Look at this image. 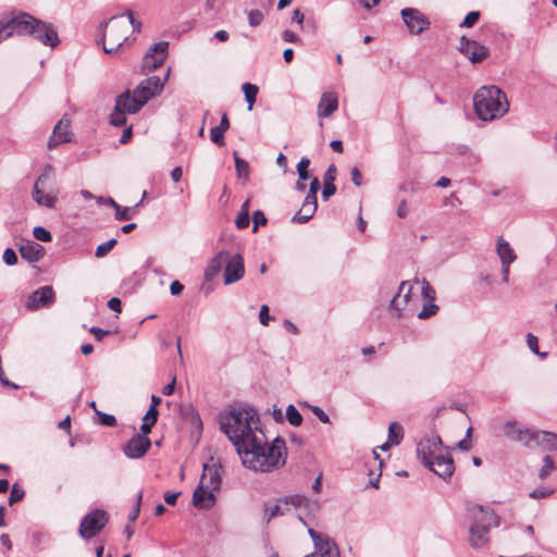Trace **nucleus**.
<instances>
[{"label":"nucleus","instance_id":"55","mask_svg":"<svg viewBox=\"0 0 557 557\" xmlns=\"http://www.w3.org/2000/svg\"><path fill=\"white\" fill-rule=\"evenodd\" d=\"M320 188V182L318 177H313L310 182L309 191L305 198L317 200V193Z\"/></svg>","mask_w":557,"mask_h":557},{"label":"nucleus","instance_id":"56","mask_svg":"<svg viewBox=\"0 0 557 557\" xmlns=\"http://www.w3.org/2000/svg\"><path fill=\"white\" fill-rule=\"evenodd\" d=\"M336 174H337L336 166L334 164H330L323 175V182L334 184V182L336 180Z\"/></svg>","mask_w":557,"mask_h":557},{"label":"nucleus","instance_id":"33","mask_svg":"<svg viewBox=\"0 0 557 557\" xmlns=\"http://www.w3.org/2000/svg\"><path fill=\"white\" fill-rule=\"evenodd\" d=\"M404 437V429L398 422H392L388 426L387 440L392 445H399Z\"/></svg>","mask_w":557,"mask_h":557},{"label":"nucleus","instance_id":"53","mask_svg":"<svg viewBox=\"0 0 557 557\" xmlns=\"http://www.w3.org/2000/svg\"><path fill=\"white\" fill-rule=\"evenodd\" d=\"M249 222H250L249 213L239 211V213L236 218V221H235L237 228L244 230V228L248 227Z\"/></svg>","mask_w":557,"mask_h":557},{"label":"nucleus","instance_id":"46","mask_svg":"<svg viewBox=\"0 0 557 557\" xmlns=\"http://www.w3.org/2000/svg\"><path fill=\"white\" fill-rule=\"evenodd\" d=\"M263 18H264V15L259 10H251L248 12V22H249V25L252 27L259 26L262 23Z\"/></svg>","mask_w":557,"mask_h":557},{"label":"nucleus","instance_id":"17","mask_svg":"<svg viewBox=\"0 0 557 557\" xmlns=\"http://www.w3.org/2000/svg\"><path fill=\"white\" fill-rule=\"evenodd\" d=\"M411 290V282L400 283L398 293L392 298L388 306L391 313L395 318L399 319L401 317V311L410 304Z\"/></svg>","mask_w":557,"mask_h":557},{"label":"nucleus","instance_id":"57","mask_svg":"<svg viewBox=\"0 0 557 557\" xmlns=\"http://www.w3.org/2000/svg\"><path fill=\"white\" fill-rule=\"evenodd\" d=\"M119 16L120 17L127 16L128 20H129V24L133 27V30L134 32H140L141 23L134 17V14H133V12L131 10H126L124 13L120 14Z\"/></svg>","mask_w":557,"mask_h":557},{"label":"nucleus","instance_id":"3","mask_svg":"<svg viewBox=\"0 0 557 557\" xmlns=\"http://www.w3.org/2000/svg\"><path fill=\"white\" fill-rule=\"evenodd\" d=\"M473 107L482 121L502 117L509 109L505 92L496 86H483L473 96Z\"/></svg>","mask_w":557,"mask_h":557},{"label":"nucleus","instance_id":"59","mask_svg":"<svg viewBox=\"0 0 557 557\" xmlns=\"http://www.w3.org/2000/svg\"><path fill=\"white\" fill-rule=\"evenodd\" d=\"M158 416H159L158 408H156L153 406H150L148 408L146 414L144 416L143 420L144 421H148V422H152L153 424H156L157 421H158Z\"/></svg>","mask_w":557,"mask_h":557},{"label":"nucleus","instance_id":"12","mask_svg":"<svg viewBox=\"0 0 557 557\" xmlns=\"http://www.w3.org/2000/svg\"><path fill=\"white\" fill-rule=\"evenodd\" d=\"M169 70L166 72V75L163 79H161L159 76H150L146 79H144L135 89L134 92L137 96V98L143 102L145 106L150 99L154 98L156 96L160 95L161 91L164 88V83L169 75Z\"/></svg>","mask_w":557,"mask_h":557},{"label":"nucleus","instance_id":"26","mask_svg":"<svg viewBox=\"0 0 557 557\" xmlns=\"http://www.w3.org/2000/svg\"><path fill=\"white\" fill-rule=\"evenodd\" d=\"M338 108V99L335 95L324 92L318 104V115L320 117L331 116Z\"/></svg>","mask_w":557,"mask_h":557},{"label":"nucleus","instance_id":"1","mask_svg":"<svg viewBox=\"0 0 557 557\" xmlns=\"http://www.w3.org/2000/svg\"><path fill=\"white\" fill-rule=\"evenodd\" d=\"M220 431L240 454L261 431L260 419L252 407H232L219 416Z\"/></svg>","mask_w":557,"mask_h":557},{"label":"nucleus","instance_id":"30","mask_svg":"<svg viewBox=\"0 0 557 557\" xmlns=\"http://www.w3.org/2000/svg\"><path fill=\"white\" fill-rule=\"evenodd\" d=\"M488 532L485 527H470L469 542L473 548H482L488 543Z\"/></svg>","mask_w":557,"mask_h":557},{"label":"nucleus","instance_id":"63","mask_svg":"<svg viewBox=\"0 0 557 557\" xmlns=\"http://www.w3.org/2000/svg\"><path fill=\"white\" fill-rule=\"evenodd\" d=\"M552 493H553V490L540 487V488H535L534 491H532L530 493V497L535 498V499L536 498H545V497L549 496Z\"/></svg>","mask_w":557,"mask_h":557},{"label":"nucleus","instance_id":"29","mask_svg":"<svg viewBox=\"0 0 557 557\" xmlns=\"http://www.w3.org/2000/svg\"><path fill=\"white\" fill-rule=\"evenodd\" d=\"M496 252L502 264H511L517 259L515 250L511 248L509 243L505 240L502 236L498 237L497 239Z\"/></svg>","mask_w":557,"mask_h":557},{"label":"nucleus","instance_id":"39","mask_svg":"<svg viewBox=\"0 0 557 557\" xmlns=\"http://www.w3.org/2000/svg\"><path fill=\"white\" fill-rule=\"evenodd\" d=\"M438 311V307L434 301H424L421 311L418 313V318L425 320L434 315Z\"/></svg>","mask_w":557,"mask_h":557},{"label":"nucleus","instance_id":"9","mask_svg":"<svg viewBox=\"0 0 557 557\" xmlns=\"http://www.w3.org/2000/svg\"><path fill=\"white\" fill-rule=\"evenodd\" d=\"M504 435L513 442H518L528 448H534L537 431L523 428L513 420H508L503 425Z\"/></svg>","mask_w":557,"mask_h":557},{"label":"nucleus","instance_id":"14","mask_svg":"<svg viewBox=\"0 0 557 557\" xmlns=\"http://www.w3.org/2000/svg\"><path fill=\"white\" fill-rule=\"evenodd\" d=\"M168 41H160L151 46L143 58L141 70L149 73L161 66L168 57Z\"/></svg>","mask_w":557,"mask_h":557},{"label":"nucleus","instance_id":"5","mask_svg":"<svg viewBox=\"0 0 557 557\" xmlns=\"http://www.w3.org/2000/svg\"><path fill=\"white\" fill-rule=\"evenodd\" d=\"M58 195L54 169L46 164L34 184L32 197L38 206L52 209L58 202Z\"/></svg>","mask_w":557,"mask_h":557},{"label":"nucleus","instance_id":"36","mask_svg":"<svg viewBox=\"0 0 557 557\" xmlns=\"http://www.w3.org/2000/svg\"><path fill=\"white\" fill-rule=\"evenodd\" d=\"M242 89H243V92L245 95V99L248 103V110H252V107L256 102V99H257V95H258V91H259V88L257 85H253V84H250V83H245L243 86H242Z\"/></svg>","mask_w":557,"mask_h":557},{"label":"nucleus","instance_id":"31","mask_svg":"<svg viewBox=\"0 0 557 557\" xmlns=\"http://www.w3.org/2000/svg\"><path fill=\"white\" fill-rule=\"evenodd\" d=\"M534 447L546 450H557V434L547 431H537Z\"/></svg>","mask_w":557,"mask_h":557},{"label":"nucleus","instance_id":"51","mask_svg":"<svg viewBox=\"0 0 557 557\" xmlns=\"http://www.w3.org/2000/svg\"><path fill=\"white\" fill-rule=\"evenodd\" d=\"M252 222H253V232H256L260 225L267 224V218L262 211L257 210L252 213Z\"/></svg>","mask_w":557,"mask_h":557},{"label":"nucleus","instance_id":"19","mask_svg":"<svg viewBox=\"0 0 557 557\" xmlns=\"http://www.w3.org/2000/svg\"><path fill=\"white\" fill-rule=\"evenodd\" d=\"M459 51L465 54L472 63H479L488 55V49L475 40L466 36L460 38Z\"/></svg>","mask_w":557,"mask_h":557},{"label":"nucleus","instance_id":"38","mask_svg":"<svg viewBox=\"0 0 557 557\" xmlns=\"http://www.w3.org/2000/svg\"><path fill=\"white\" fill-rule=\"evenodd\" d=\"M286 419L293 426H299L302 423V416L294 405H288L286 408Z\"/></svg>","mask_w":557,"mask_h":557},{"label":"nucleus","instance_id":"10","mask_svg":"<svg viewBox=\"0 0 557 557\" xmlns=\"http://www.w3.org/2000/svg\"><path fill=\"white\" fill-rule=\"evenodd\" d=\"M308 534L314 545L313 557H341L336 543L329 535L319 533L311 528L308 529Z\"/></svg>","mask_w":557,"mask_h":557},{"label":"nucleus","instance_id":"27","mask_svg":"<svg viewBox=\"0 0 557 557\" xmlns=\"http://www.w3.org/2000/svg\"><path fill=\"white\" fill-rule=\"evenodd\" d=\"M317 209H318V200L305 198L300 210L294 214V216L292 218V221L295 223H301V224L307 223L309 220L312 219Z\"/></svg>","mask_w":557,"mask_h":557},{"label":"nucleus","instance_id":"42","mask_svg":"<svg viewBox=\"0 0 557 557\" xmlns=\"http://www.w3.org/2000/svg\"><path fill=\"white\" fill-rule=\"evenodd\" d=\"M117 240L115 238H111L106 243L100 244L95 251V256L97 258L106 257L110 250L116 245Z\"/></svg>","mask_w":557,"mask_h":557},{"label":"nucleus","instance_id":"45","mask_svg":"<svg viewBox=\"0 0 557 557\" xmlns=\"http://www.w3.org/2000/svg\"><path fill=\"white\" fill-rule=\"evenodd\" d=\"M210 139L219 147H223L225 145L224 132L216 126L210 129Z\"/></svg>","mask_w":557,"mask_h":557},{"label":"nucleus","instance_id":"52","mask_svg":"<svg viewBox=\"0 0 557 557\" xmlns=\"http://www.w3.org/2000/svg\"><path fill=\"white\" fill-rule=\"evenodd\" d=\"M471 432H472V428H468L466 437L457 444L458 449L463 450V451H468L471 449V447H472V443L470 440Z\"/></svg>","mask_w":557,"mask_h":557},{"label":"nucleus","instance_id":"44","mask_svg":"<svg viewBox=\"0 0 557 557\" xmlns=\"http://www.w3.org/2000/svg\"><path fill=\"white\" fill-rule=\"evenodd\" d=\"M33 235L36 239L48 243L52 240L51 233L44 226H35L33 230Z\"/></svg>","mask_w":557,"mask_h":557},{"label":"nucleus","instance_id":"58","mask_svg":"<svg viewBox=\"0 0 557 557\" xmlns=\"http://www.w3.org/2000/svg\"><path fill=\"white\" fill-rule=\"evenodd\" d=\"M2 258L8 265H14L17 262L16 253L12 248H7Z\"/></svg>","mask_w":557,"mask_h":557},{"label":"nucleus","instance_id":"48","mask_svg":"<svg viewBox=\"0 0 557 557\" xmlns=\"http://www.w3.org/2000/svg\"><path fill=\"white\" fill-rule=\"evenodd\" d=\"M480 18V12L479 11H471L469 12L462 23L460 24V27H472Z\"/></svg>","mask_w":557,"mask_h":557},{"label":"nucleus","instance_id":"15","mask_svg":"<svg viewBox=\"0 0 557 557\" xmlns=\"http://www.w3.org/2000/svg\"><path fill=\"white\" fill-rule=\"evenodd\" d=\"M469 516L472 520L470 527H485L486 530H491V528L497 527L499 523V518L495 511L481 505L469 508Z\"/></svg>","mask_w":557,"mask_h":557},{"label":"nucleus","instance_id":"35","mask_svg":"<svg viewBox=\"0 0 557 557\" xmlns=\"http://www.w3.org/2000/svg\"><path fill=\"white\" fill-rule=\"evenodd\" d=\"M233 156H234L235 170H236L237 176L239 178H244V180L248 181V178H249V163L246 160L242 159L238 156L237 151H234Z\"/></svg>","mask_w":557,"mask_h":557},{"label":"nucleus","instance_id":"18","mask_svg":"<svg viewBox=\"0 0 557 557\" xmlns=\"http://www.w3.org/2000/svg\"><path fill=\"white\" fill-rule=\"evenodd\" d=\"M150 446L151 441L148 436L136 433L125 444L123 453L129 459H138L147 453Z\"/></svg>","mask_w":557,"mask_h":557},{"label":"nucleus","instance_id":"7","mask_svg":"<svg viewBox=\"0 0 557 557\" xmlns=\"http://www.w3.org/2000/svg\"><path fill=\"white\" fill-rule=\"evenodd\" d=\"M30 27L27 29L26 35L32 36L45 46L54 48L60 44V39L53 25L44 22L35 16H30Z\"/></svg>","mask_w":557,"mask_h":557},{"label":"nucleus","instance_id":"20","mask_svg":"<svg viewBox=\"0 0 557 557\" xmlns=\"http://www.w3.org/2000/svg\"><path fill=\"white\" fill-rule=\"evenodd\" d=\"M245 274V264L242 255H228V260L224 264V284H233L243 278Z\"/></svg>","mask_w":557,"mask_h":557},{"label":"nucleus","instance_id":"62","mask_svg":"<svg viewBox=\"0 0 557 557\" xmlns=\"http://www.w3.org/2000/svg\"><path fill=\"white\" fill-rule=\"evenodd\" d=\"M89 333L95 336L96 341L100 342V341L103 339L104 336L110 334V331L103 330V329L98 327V326H91L89 329Z\"/></svg>","mask_w":557,"mask_h":557},{"label":"nucleus","instance_id":"37","mask_svg":"<svg viewBox=\"0 0 557 557\" xmlns=\"http://www.w3.org/2000/svg\"><path fill=\"white\" fill-rule=\"evenodd\" d=\"M280 503H283L284 505H292L295 508H298V507H307L309 505L310 500L304 495L295 494V495H289V496H285V497L281 498Z\"/></svg>","mask_w":557,"mask_h":557},{"label":"nucleus","instance_id":"50","mask_svg":"<svg viewBox=\"0 0 557 557\" xmlns=\"http://www.w3.org/2000/svg\"><path fill=\"white\" fill-rule=\"evenodd\" d=\"M97 414L99 417V422L102 424V425H106V426H115L116 425V419L113 414H109V413H104V412H100V411H97Z\"/></svg>","mask_w":557,"mask_h":557},{"label":"nucleus","instance_id":"34","mask_svg":"<svg viewBox=\"0 0 557 557\" xmlns=\"http://www.w3.org/2000/svg\"><path fill=\"white\" fill-rule=\"evenodd\" d=\"M281 504L282 503L280 502L277 504H264V520L267 524L270 523V521L275 517L285 515V510Z\"/></svg>","mask_w":557,"mask_h":557},{"label":"nucleus","instance_id":"4","mask_svg":"<svg viewBox=\"0 0 557 557\" xmlns=\"http://www.w3.org/2000/svg\"><path fill=\"white\" fill-rule=\"evenodd\" d=\"M119 15L110 17L109 22L99 25L100 39L97 41L102 45L103 51L108 54L116 53L124 45H131L132 40L126 35L128 27L125 22L119 21Z\"/></svg>","mask_w":557,"mask_h":557},{"label":"nucleus","instance_id":"23","mask_svg":"<svg viewBox=\"0 0 557 557\" xmlns=\"http://www.w3.org/2000/svg\"><path fill=\"white\" fill-rule=\"evenodd\" d=\"M425 467L443 480L449 479L455 471L453 458L442 454L435 456L434 459Z\"/></svg>","mask_w":557,"mask_h":557},{"label":"nucleus","instance_id":"16","mask_svg":"<svg viewBox=\"0 0 557 557\" xmlns=\"http://www.w3.org/2000/svg\"><path fill=\"white\" fill-rule=\"evenodd\" d=\"M441 446L442 440L438 435L423 438L418 443L417 456L424 467L428 466L435 456L441 455Z\"/></svg>","mask_w":557,"mask_h":557},{"label":"nucleus","instance_id":"13","mask_svg":"<svg viewBox=\"0 0 557 557\" xmlns=\"http://www.w3.org/2000/svg\"><path fill=\"white\" fill-rule=\"evenodd\" d=\"M30 16L32 15L26 12L10 13L3 15L0 18V22L1 24H4V28L7 29L9 37L14 35L25 36L27 29L30 27Z\"/></svg>","mask_w":557,"mask_h":557},{"label":"nucleus","instance_id":"6","mask_svg":"<svg viewBox=\"0 0 557 557\" xmlns=\"http://www.w3.org/2000/svg\"><path fill=\"white\" fill-rule=\"evenodd\" d=\"M144 107L135 92L126 90L115 99L113 112L110 114V123L114 126H123L126 123V114H135Z\"/></svg>","mask_w":557,"mask_h":557},{"label":"nucleus","instance_id":"47","mask_svg":"<svg viewBox=\"0 0 557 557\" xmlns=\"http://www.w3.org/2000/svg\"><path fill=\"white\" fill-rule=\"evenodd\" d=\"M24 495H25L24 490L21 488L17 484H14L11 490V493H10L9 504L13 505V504L22 500Z\"/></svg>","mask_w":557,"mask_h":557},{"label":"nucleus","instance_id":"11","mask_svg":"<svg viewBox=\"0 0 557 557\" xmlns=\"http://www.w3.org/2000/svg\"><path fill=\"white\" fill-rule=\"evenodd\" d=\"M401 18L411 35H420L429 29L431 22L425 14L414 8H405L400 11Z\"/></svg>","mask_w":557,"mask_h":557},{"label":"nucleus","instance_id":"24","mask_svg":"<svg viewBox=\"0 0 557 557\" xmlns=\"http://www.w3.org/2000/svg\"><path fill=\"white\" fill-rule=\"evenodd\" d=\"M71 140L72 133L70 132V121L61 119L53 128L48 146L54 148L61 144L70 143Z\"/></svg>","mask_w":557,"mask_h":557},{"label":"nucleus","instance_id":"8","mask_svg":"<svg viewBox=\"0 0 557 557\" xmlns=\"http://www.w3.org/2000/svg\"><path fill=\"white\" fill-rule=\"evenodd\" d=\"M109 516L103 509H95L87 513L81 521L79 535L89 540L96 536L108 523Z\"/></svg>","mask_w":557,"mask_h":557},{"label":"nucleus","instance_id":"61","mask_svg":"<svg viewBox=\"0 0 557 557\" xmlns=\"http://www.w3.org/2000/svg\"><path fill=\"white\" fill-rule=\"evenodd\" d=\"M271 315L269 314V307L267 305H262L261 308H260V311H259V321L262 325H268L270 320H271Z\"/></svg>","mask_w":557,"mask_h":557},{"label":"nucleus","instance_id":"28","mask_svg":"<svg viewBox=\"0 0 557 557\" xmlns=\"http://www.w3.org/2000/svg\"><path fill=\"white\" fill-rule=\"evenodd\" d=\"M21 257L28 262H36L42 257L44 248L36 242L27 240L20 247Z\"/></svg>","mask_w":557,"mask_h":557},{"label":"nucleus","instance_id":"21","mask_svg":"<svg viewBox=\"0 0 557 557\" xmlns=\"http://www.w3.org/2000/svg\"><path fill=\"white\" fill-rule=\"evenodd\" d=\"M54 301V292L51 286H41L33 292L26 301L28 310H38L50 306Z\"/></svg>","mask_w":557,"mask_h":557},{"label":"nucleus","instance_id":"41","mask_svg":"<svg viewBox=\"0 0 557 557\" xmlns=\"http://www.w3.org/2000/svg\"><path fill=\"white\" fill-rule=\"evenodd\" d=\"M421 296L423 298V301H435V289L424 278L421 281Z\"/></svg>","mask_w":557,"mask_h":557},{"label":"nucleus","instance_id":"43","mask_svg":"<svg viewBox=\"0 0 557 557\" xmlns=\"http://www.w3.org/2000/svg\"><path fill=\"white\" fill-rule=\"evenodd\" d=\"M310 159L302 157L297 164V174L300 181H307L309 178L308 168Z\"/></svg>","mask_w":557,"mask_h":557},{"label":"nucleus","instance_id":"2","mask_svg":"<svg viewBox=\"0 0 557 557\" xmlns=\"http://www.w3.org/2000/svg\"><path fill=\"white\" fill-rule=\"evenodd\" d=\"M257 438L250 440V445L238 454L243 463L255 471L271 472L285 465L286 444L277 436L268 444L265 435L260 432Z\"/></svg>","mask_w":557,"mask_h":557},{"label":"nucleus","instance_id":"32","mask_svg":"<svg viewBox=\"0 0 557 557\" xmlns=\"http://www.w3.org/2000/svg\"><path fill=\"white\" fill-rule=\"evenodd\" d=\"M200 480H206V485L215 492L220 490L221 475L216 468L203 466V473Z\"/></svg>","mask_w":557,"mask_h":557},{"label":"nucleus","instance_id":"40","mask_svg":"<svg viewBox=\"0 0 557 557\" xmlns=\"http://www.w3.org/2000/svg\"><path fill=\"white\" fill-rule=\"evenodd\" d=\"M554 469H555V462H554L553 458L550 456L546 455L543 458V466L540 469L539 478L541 480L546 479Z\"/></svg>","mask_w":557,"mask_h":557},{"label":"nucleus","instance_id":"25","mask_svg":"<svg viewBox=\"0 0 557 557\" xmlns=\"http://www.w3.org/2000/svg\"><path fill=\"white\" fill-rule=\"evenodd\" d=\"M228 260V252L221 251L211 259L205 270V281L211 282L222 270L225 262Z\"/></svg>","mask_w":557,"mask_h":557},{"label":"nucleus","instance_id":"60","mask_svg":"<svg viewBox=\"0 0 557 557\" xmlns=\"http://www.w3.org/2000/svg\"><path fill=\"white\" fill-rule=\"evenodd\" d=\"M527 345L533 354H539V339L532 333L527 334Z\"/></svg>","mask_w":557,"mask_h":557},{"label":"nucleus","instance_id":"64","mask_svg":"<svg viewBox=\"0 0 557 557\" xmlns=\"http://www.w3.org/2000/svg\"><path fill=\"white\" fill-rule=\"evenodd\" d=\"M335 193H336L335 184H330V183H324L323 184V190H322V198H323V200H327Z\"/></svg>","mask_w":557,"mask_h":557},{"label":"nucleus","instance_id":"49","mask_svg":"<svg viewBox=\"0 0 557 557\" xmlns=\"http://www.w3.org/2000/svg\"><path fill=\"white\" fill-rule=\"evenodd\" d=\"M115 219L117 221H127L132 219V209L128 207L119 206L115 209Z\"/></svg>","mask_w":557,"mask_h":557},{"label":"nucleus","instance_id":"22","mask_svg":"<svg viewBox=\"0 0 557 557\" xmlns=\"http://www.w3.org/2000/svg\"><path fill=\"white\" fill-rule=\"evenodd\" d=\"M206 480H200L193 494V505L198 509H210L215 504V491L208 487Z\"/></svg>","mask_w":557,"mask_h":557},{"label":"nucleus","instance_id":"54","mask_svg":"<svg viewBox=\"0 0 557 557\" xmlns=\"http://www.w3.org/2000/svg\"><path fill=\"white\" fill-rule=\"evenodd\" d=\"M312 413L322 422V423H330V417L329 414L319 406H309Z\"/></svg>","mask_w":557,"mask_h":557}]
</instances>
